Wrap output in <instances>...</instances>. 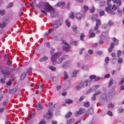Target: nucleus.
Listing matches in <instances>:
<instances>
[{"mask_svg": "<svg viewBox=\"0 0 124 124\" xmlns=\"http://www.w3.org/2000/svg\"><path fill=\"white\" fill-rule=\"evenodd\" d=\"M63 60L62 58L61 57L59 59L58 61H57V63L58 64L60 63Z\"/></svg>", "mask_w": 124, "mask_h": 124, "instance_id": "55", "label": "nucleus"}, {"mask_svg": "<svg viewBox=\"0 0 124 124\" xmlns=\"http://www.w3.org/2000/svg\"><path fill=\"white\" fill-rule=\"evenodd\" d=\"M72 115V113L69 112L67 113L65 116V117L66 118H69Z\"/></svg>", "mask_w": 124, "mask_h": 124, "instance_id": "28", "label": "nucleus"}, {"mask_svg": "<svg viewBox=\"0 0 124 124\" xmlns=\"http://www.w3.org/2000/svg\"><path fill=\"white\" fill-rule=\"evenodd\" d=\"M79 72L78 70H74L72 72V77H75L76 76V74L78 72Z\"/></svg>", "mask_w": 124, "mask_h": 124, "instance_id": "14", "label": "nucleus"}, {"mask_svg": "<svg viewBox=\"0 0 124 124\" xmlns=\"http://www.w3.org/2000/svg\"><path fill=\"white\" fill-rule=\"evenodd\" d=\"M108 25L107 24H104L102 25V27L104 29H106L107 28Z\"/></svg>", "mask_w": 124, "mask_h": 124, "instance_id": "61", "label": "nucleus"}, {"mask_svg": "<svg viewBox=\"0 0 124 124\" xmlns=\"http://www.w3.org/2000/svg\"><path fill=\"white\" fill-rule=\"evenodd\" d=\"M6 22H3L2 23H0V27L1 29H3L6 27Z\"/></svg>", "mask_w": 124, "mask_h": 124, "instance_id": "17", "label": "nucleus"}, {"mask_svg": "<svg viewBox=\"0 0 124 124\" xmlns=\"http://www.w3.org/2000/svg\"><path fill=\"white\" fill-rule=\"evenodd\" d=\"M13 5V2H10L9 3L8 5L6 7L8 8L11 7Z\"/></svg>", "mask_w": 124, "mask_h": 124, "instance_id": "39", "label": "nucleus"}, {"mask_svg": "<svg viewBox=\"0 0 124 124\" xmlns=\"http://www.w3.org/2000/svg\"><path fill=\"white\" fill-rule=\"evenodd\" d=\"M81 68L83 70H87V66L86 65H85L82 67Z\"/></svg>", "mask_w": 124, "mask_h": 124, "instance_id": "52", "label": "nucleus"}, {"mask_svg": "<svg viewBox=\"0 0 124 124\" xmlns=\"http://www.w3.org/2000/svg\"><path fill=\"white\" fill-rule=\"evenodd\" d=\"M93 92V89L92 88H90L86 92V93L88 94L90 92Z\"/></svg>", "mask_w": 124, "mask_h": 124, "instance_id": "62", "label": "nucleus"}, {"mask_svg": "<svg viewBox=\"0 0 124 124\" xmlns=\"http://www.w3.org/2000/svg\"><path fill=\"white\" fill-rule=\"evenodd\" d=\"M89 105L90 103L89 102H86L84 104V106L87 107H89Z\"/></svg>", "mask_w": 124, "mask_h": 124, "instance_id": "51", "label": "nucleus"}, {"mask_svg": "<svg viewBox=\"0 0 124 124\" xmlns=\"http://www.w3.org/2000/svg\"><path fill=\"white\" fill-rule=\"evenodd\" d=\"M105 14L104 11L103 10H102L100 11V16H101Z\"/></svg>", "mask_w": 124, "mask_h": 124, "instance_id": "47", "label": "nucleus"}, {"mask_svg": "<svg viewBox=\"0 0 124 124\" xmlns=\"http://www.w3.org/2000/svg\"><path fill=\"white\" fill-rule=\"evenodd\" d=\"M72 102V101L69 99H67L66 100L65 102L66 103L70 104Z\"/></svg>", "mask_w": 124, "mask_h": 124, "instance_id": "46", "label": "nucleus"}, {"mask_svg": "<svg viewBox=\"0 0 124 124\" xmlns=\"http://www.w3.org/2000/svg\"><path fill=\"white\" fill-rule=\"evenodd\" d=\"M85 109L84 108H80L78 111L75 112V115L76 117L78 116L79 115L83 114L85 112Z\"/></svg>", "mask_w": 124, "mask_h": 124, "instance_id": "4", "label": "nucleus"}, {"mask_svg": "<svg viewBox=\"0 0 124 124\" xmlns=\"http://www.w3.org/2000/svg\"><path fill=\"white\" fill-rule=\"evenodd\" d=\"M46 123L45 121L44 120H42L38 124H44Z\"/></svg>", "mask_w": 124, "mask_h": 124, "instance_id": "60", "label": "nucleus"}, {"mask_svg": "<svg viewBox=\"0 0 124 124\" xmlns=\"http://www.w3.org/2000/svg\"><path fill=\"white\" fill-rule=\"evenodd\" d=\"M2 72L3 76L1 78L0 81L2 83L4 84L5 83V81L6 78L8 77V76L9 75L10 73L9 71L7 70L2 71Z\"/></svg>", "mask_w": 124, "mask_h": 124, "instance_id": "1", "label": "nucleus"}, {"mask_svg": "<svg viewBox=\"0 0 124 124\" xmlns=\"http://www.w3.org/2000/svg\"><path fill=\"white\" fill-rule=\"evenodd\" d=\"M89 82V80L87 79H86L85 81H81L80 83V84L84 88L85 86H87L88 85Z\"/></svg>", "mask_w": 124, "mask_h": 124, "instance_id": "11", "label": "nucleus"}, {"mask_svg": "<svg viewBox=\"0 0 124 124\" xmlns=\"http://www.w3.org/2000/svg\"><path fill=\"white\" fill-rule=\"evenodd\" d=\"M21 71V68H17L16 69V74H19L20 73Z\"/></svg>", "mask_w": 124, "mask_h": 124, "instance_id": "40", "label": "nucleus"}, {"mask_svg": "<svg viewBox=\"0 0 124 124\" xmlns=\"http://www.w3.org/2000/svg\"><path fill=\"white\" fill-rule=\"evenodd\" d=\"M44 9L47 11H51L53 10V8L48 3L45 2L44 6Z\"/></svg>", "mask_w": 124, "mask_h": 124, "instance_id": "2", "label": "nucleus"}, {"mask_svg": "<svg viewBox=\"0 0 124 124\" xmlns=\"http://www.w3.org/2000/svg\"><path fill=\"white\" fill-rule=\"evenodd\" d=\"M65 46H63V49L64 50L66 51H68L69 50V49L70 47V46L68 44L65 45Z\"/></svg>", "mask_w": 124, "mask_h": 124, "instance_id": "13", "label": "nucleus"}, {"mask_svg": "<svg viewBox=\"0 0 124 124\" xmlns=\"http://www.w3.org/2000/svg\"><path fill=\"white\" fill-rule=\"evenodd\" d=\"M114 42L115 43L116 45H118L119 41L118 40L116 39L115 38H112Z\"/></svg>", "mask_w": 124, "mask_h": 124, "instance_id": "18", "label": "nucleus"}, {"mask_svg": "<svg viewBox=\"0 0 124 124\" xmlns=\"http://www.w3.org/2000/svg\"><path fill=\"white\" fill-rule=\"evenodd\" d=\"M124 112V109L121 108L118 109L117 110V112L118 113H122Z\"/></svg>", "mask_w": 124, "mask_h": 124, "instance_id": "34", "label": "nucleus"}, {"mask_svg": "<svg viewBox=\"0 0 124 124\" xmlns=\"http://www.w3.org/2000/svg\"><path fill=\"white\" fill-rule=\"evenodd\" d=\"M83 88L81 85L80 84V83L78 86H76V88L77 90H79L81 88Z\"/></svg>", "mask_w": 124, "mask_h": 124, "instance_id": "27", "label": "nucleus"}, {"mask_svg": "<svg viewBox=\"0 0 124 124\" xmlns=\"http://www.w3.org/2000/svg\"><path fill=\"white\" fill-rule=\"evenodd\" d=\"M49 68L52 71H55L56 70V68L55 67L52 66H49Z\"/></svg>", "mask_w": 124, "mask_h": 124, "instance_id": "31", "label": "nucleus"}, {"mask_svg": "<svg viewBox=\"0 0 124 124\" xmlns=\"http://www.w3.org/2000/svg\"><path fill=\"white\" fill-rule=\"evenodd\" d=\"M8 101L7 100H6L4 101L3 104V107H4V108H5V107L7 104L8 103Z\"/></svg>", "mask_w": 124, "mask_h": 124, "instance_id": "41", "label": "nucleus"}, {"mask_svg": "<svg viewBox=\"0 0 124 124\" xmlns=\"http://www.w3.org/2000/svg\"><path fill=\"white\" fill-rule=\"evenodd\" d=\"M75 1L76 2H78L80 4L82 3L83 2V0H75Z\"/></svg>", "mask_w": 124, "mask_h": 124, "instance_id": "57", "label": "nucleus"}, {"mask_svg": "<svg viewBox=\"0 0 124 124\" xmlns=\"http://www.w3.org/2000/svg\"><path fill=\"white\" fill-rule=\"evenodd\" d=\"M117 56L119 57L121 55V50H119L117 51Z\"/></svg>", "mask_w": 124, "mask_h": 124, "instance_id": "43", "label": "nucleus"}, {"mask_svg": "<svg viewBox=\"0 0 124 124\" xmlns=\"http://www.w3.org/2000/svg\"><path fill=\"white\" fill-rule=\"evenodd\" d=\"M27 74L24 71L19 76V79L20 80H23L25 78Z\"/></svg>", "mask_w": 124, "mask_h": 124, "instance_id": "9", "label": "nucleus"}, {"mask_svg": "<svg viewBox=\"0 0 124 124\" xmlns=\"http://www.w3.org/2000/svg\"><path fill=\"white\" fill-rule=\"evenodd\" d=\"M76 16L77 18L79 20H80L81 19L82 14L79 13H77L76 14Z\"/></svg>", "mask_w": 124, "mask_h": 124, "instance_id": "16", "label": "nucleus"}, {"mask_svg": "<svg viewBox=\"0 0 124 124\" xmlns=\"http://www.w3.org/2000/svg\"><path fill=\"white\" fill-rule=\"evenodd\" d=\"M113 79L112 78H110L108 83V87H110L112 86L113 83Z\"/></svg>", "mask_w": 124, "mask_h": 124, "instance_id": "21", "label": "nucleus"}, {"mask_svg": "<svg viewBox=\"0 0 124 124\" xmlns=\"http://www.w3.org/2000/svg\"><path fill=\"white\" fill-rule=\"evenodd\" d=\"M97 18V15L96 14H95L93 15L91 19L93 21H96Z\"/></svg>", "mask_w": 124, "mask_h": 124, "instance_id": "19", "label": "nucleus"}, {"mask_svg": "<svg viewBox=\"0 0 124 124\" xmlns=\"http://www.w3.org/2000/svg\"><path fill=\"white\" fill-rule=\"evenodd\" d=\"M71 28L74 31L78 28V27L74 25H72L71 26Z\"/></svg>", "mask_w": 124, "mask_h": 124, "instance_id": "59", "label": "nucleus"}, {"mask_svg": "<svg viewBox=\"0 0 124 124\" xmlns=\"http://www.w3.org/2000/svg\"><path fill=\"white\" fill-rule=\"evenodd\" d=\"M110 75L109 74H108L104 76V77L105 78H108L110 77Z\"/></svg>", "mask_w": 124, "mask_h": 124, "instance_id": "63", "label": "nucleus"}, {"mask_svg": "<svg viewBox=\"0 0 124 124\" xmlns=\"http://www.w3.org/2000/svg\"><path fill=\"white\" fill-rule=\"evenodd\" d=\"M66 6L65 3L63 2H59L57 4L55 5L56 7H61L62 8H65Z\"/></svg>", "mask_w": 124, "mask_h": 124, "instance_id": "7", "label": "nucleus"}, {"mask_svg": "<svg viewBox=\"0 0 124 124\" xmlns=\"http://www.w3.org/2000/svg\"><path fill=\"white\" fill-rule=\"evenodd\" d=\"M78 43V42L71 41L70 42V44L73 46H77V44Z\"/></svg>", "mask_w": 124, "mask_h": 124, "instance_id": "36", "label": "nucleus"}, {"mask_svg": "<svg viewBox=\"0 0 124 124\" xmlns=\"http://www.w3.org/2000/svg\"><path fill=\"white\" fill-rule=\"evenodd\" d=\"M124 82V78H122L121 81L119 82L118 85H122L123 83Z\"/></svg>", "mask_w": 124, "mask_h": 124, "instance_id": "32", "label": "nucleus"}, {"mask_svg": "<svg viewBox=\"0 0 124 124\" xmlns=\"http://www.w3.org/2000/svg\"><path fill=\"white\" fill-rule=\"evenodd\" d=\"M71 64V62L70 61H67L63 63L62 67L65 69L68 68Z\"/></svg>", "mask_w": 124, "mask_h": 124, "instance_id": "6", "label": "nucleus"}, {"mask_svg": "<svg viewBox=\"0 0 124 124\" xmlns=\"http://www.w3.org/2000/svg\"><path fill=\"white\" fill-rule=\"evenodd\" d=\"M60 24V22L59 20H56L53 22V27L52 28H51L52 30H53L54 29L59 27Z\"/></svg>", "mask_w": 124, "mask_h": 124, "instance_id": "5", "label": "nucleus"}, {"mask_svg": "<svg viewBox=\"0 0 124 124\" xmlns=\"http://www.w3.org/2000/svg\"><path fill=\"white\" fill-rule=\"evenodd\" d=\"M102 36H101V38L103 36L107 38H108V34L107 32H103L102 33Z\"/></svg>", "mask_w": 124, "mask_h": 124, "instance_id": "15", "label": "nucleus"}, {"mask_svg": "<svg viewBox=\"0 0 124 124\" xmlns=\"http://www.w3.org/2000/svg\"><path fill=\"white\" fill-rule=\"evenodd\" d=\"M88 113L91 114L93 113V109L92 108H91L88 109Z\"/></svg>", "mask_w": 124, "mask_h": 124, "instance_id": "37", "label": "nucleus"}, {"mask_svg": "<svg viewBox=\"0 0 124 124\" xmlns=\"http://www.w3.org/2000/svg\"><path fill=\"white\" fill-rule=\"evenodd\" d=\"M65 22L66 24L67 25L68 27H70V22H69L68 19H66L65 21Z\"/></svg>", "mask_w": 124, "mask_h": 124, "instance_id": "33", "label": "nucleus"}, {"mask_svg": "<svg viewBox=\"0 0 124 124\" xmlns=\"http://www.w3.org/2000/svg\"><path fill=\"white\" fill-rule=\"evenodd\" d=\"M9 92L10 94H14L16 93V89L14 88L9 90Z\"/></svg>", "mask_w": 124, "mask_h": 124, "instance_id": "23", "label": "nucleus"}, {"mask_svg": "<svg viewBox=\"0 0 124 124\" xmlns=\"http://www.w3.org/2000/svg\"><path fill=\"white\" fill-rule=\"evenodd\" d=\"M52 115V112H50V110H49L47 112V114L43 116V117L44 118L49 119L51 118Z\"/></svg>", "mask_w": 124, "mask_h": 124, "instance_id": "8", "label": "nucleus"}, {"mask_svg": "<svg viewBox=\"0 0 124 124\" xmlns=\"http://www.w3.org/2000/svg\"><path fill=\"white\" fill-rule=\"evenodd\" d=\"M101 92L99 90H98L97 91L94 93L93 96H96L97 95H99L101 93Z\"/></svg>", "mask_w": 124, "mask_h": 124, "instance_id": "22", "label": "nucleus"}, {"mask_svg": "<svg viewBox=\"0 0 124 124\" xmlns=\"http://www.w3.org/2000/svg\"><path fill=\"white\" fill-rule=\"evenodd\" d=\"M85 35L83 34V33L81 34V36L80 37V39L81 40L83 41L84 40L83 38L84 37Z\"/></svg>", "mask_w": 124, "mask_h": 124, "instance_id": "45", "label": "nucleus"}, {"mask_svg": "<svg viewBox=\"0 0 124 124\" xmlns=\"http://www.w3.org/2000/svg\"><path fill=\"white\" fill-rule=\"evenodd\" d=\"M108 107L109 108H112L114 107V105L112 103H109L108 105Z\"/></svg>", "mask_w": 124, "mask_h": 124, "instance_id": "50", "label": "nucleus"}, {"mask_svg": "<svg viewBox=\"0 0 124 124\" xmlns=\"http://www.w3.org/2000/svg\"><path fill=\"white\" fill-rule=\"evenodd\" d=\"M48 59V57L46 56H44L43 57L41 58L39 61L40 62H42L43 61H45L47 60Z\"/></svg>", "mask_w": 124, "mask_h": 124, "instance_id": "20", "label": "nucleus"}, {"mask_svg": "<svg viewBox=\"0 0 124 124\" xmlns=\"http://www.w3.org/2000/svg\"><path fill=\"white\" fill-rule=\"evenodd\" d=\"M118 62L119 63H121L123 62V59L121 58H118L117 60Z\"/></svg>", "mask_w": 124, "mask_h": 124, "instance_id": "54", "label": "nucleus"}, {"mask_svg": "<svg viewBox=\"0 0 124 124\" xmlns=\"http://www.w3.org/2000/svg\"><path fill=\"white\" fill-rule=\"evenodd\" d=\"M108 25L111 26L114 24V22L111 21L110 20L108 23Z\"/></svg>", "mask_w": 124, "mask_h": 124, "instance_id": "49", "label": "nucleus"}, {"mask_svg": "<svg viewBox=\"0 0 124 124\" xmlns=\"http://www.w3.org/2000/svg\"><path fill=\"white\" fill-rule=\"evenodd\" d=\"M90 78L91 79L95 78H96V76L95 75H91L90 76Z\"/></svg>", "mask_w": 124, "mask_h": 124, "instance_id": "64", "label": "nucleus"}, {"mask_svg": "<svg viewBox=\"0 0 124 124\" xmlns=\"http://www.w3.org/2000/svg\"><path fill=\"white\" fill-rule=\"evenodd\" d=\"M60 54L58 53H55L52 56L51 61L54 64L56 62V59L57 58L59 57Z\"/></svg>", "mask_w": 124, "mask_h": 124, "instance_id": "3", "label": "nucleus"}, {"mask_svg": "<svg viewBox=\"0 0 124 124\" xmlns=\"http://www.w3.org/2000/svg\"><path fill=\"white\" fill-rule=\"evenodd\" d=\"M69 17L70 18H71L72 19H73L75 17L74 15V13L73 12H71V14L69 15Z\"/></svg>", "mask_w": 124, "mask_h": 124, "instance_id": "30", "label": "nucleus"}, {"mask_svg": "<svg viewBox=\"0 0 124 124\" xmlns=\"http://www.w3.org/2000/svg\"><path fill=\"white\" fill-rule=\"evenodd\" d=\"M95 34L94 32H92L90 35L89 37L90 38H92L95 37Z\"/></svg>", "mask_w": 124, "mask_h": 124, "instance_id": "44", "label": "nucleus"}, {"mask_svg": "<svg viewBox=\"0 0 124 124\" xmlns=\"http://www.w3.org/2000/svg\"><path fill=\"white\" fill-rule=\"evenodd\" d=\"M108 13V14H110L111 15H114L116 14V12H113L111 9L110 10Z\"/></svg>", "mask_w": 124, "mask_h": 124, "instance_id": "35", "label": "nucleus"}, {"mask_svg": "<svg viewBox=\"0 0 124 124\" xmlns=\"http://www.w3.org/2000/svg\"><path fill=\"white\" fill-rule=\"evenodd\" d=\"M74 121V119L73 118H71L67 122V124H71Z\"/></svg>", "mask_w": 124, "mask_h": 124, "instance_id": "26", "label": "nucleus"}, {"mask_svg": "<svg viewBox=\"0 0 124 124\" xmlns=\"http://www.w3.org/2000/svg\"><path fill=\"white\" fill-rule=\"evenodd\" d=\"M101 24V22L100 20L99 19H97L96 20V26L94 28V30H97L98 27L100 26Z\"/></svg>", "mask_w": 124, "mask_h": 124, "instance_id": "10", "label": "nucleus"}, {"mask_svg": "<svg viewBox=\"0 0 124 124\" xmlns=\"http://www.w3.org/2000/svg\"><path fill=\"white\" fill-rule=\"evenodd\" d=\"M106 2L104 0H102L100 3V6L101 7L105 5Z\"/></svg>", "mask_w": 124, "mask_h": 124, "instance_id": "25", "label": "nucleus"}, {"mask_svg": "<svg viewBox=\"0 0 124 124\" xmlns=\"http://www.w3.org/2000/svg\"><path fill=\"white\" fill-rule=\"evenodd\" d=\"M60 34H58L54 37V39L56 40H60Z\"/></svg>", "mask_w": 124, "mask_h": 124, "instance_id": "24", "label": "nucleus"}, {"mask_svg": "<svg viewBox=\"0 0 124 124\" xmlns=\"http://www.w3.org/2000/svg\"><path fill=\"white\" fill-rule=\"evenodd\" d=\"M68 57V56L67 55H64L62 57H61L63 60L67 59Z\"/></svg>", "mask_w": 124, "mask_h": 124, "instance_id": "58", "label": "nucleus"}, {"mask_svg": "<svg viewBox=\"0 0 124 124\" xmlns=\"http://www.w3.org/2000/svg\"><path fill=\"white\" fill-rule=\"evenodd\" d=\"M5 12V11L4 10H0V14L1 15H3Z\"/></svg>", "mask_w": 124, "mask_h": 124, "instance_id": "53", "label": "nucleus"}, {"mask_svg": "<svg viewBox=\"0 0 124 124\" xmlns=\"http://www.w3.org/2000/svg\"><path fill=\"white\" fill-rule=\"evenodd\" d=\"M56 14L55 13L51 12V16L52 17H55Z\"/></svg>", "mask_w": 124, "mask_h": 124, "instance_id": "48", "label": "nucleus"}, {"mask_svg": "<svg viewBox=\"0 0 124 124\" xmlns=\"http://www.w3.org/2000/svg\"><path fill=\"white\" fill-rule=\"evenodd\" d=\"M43 104L42 103H39L37 105L36 109L39 110L43 108Z\"/></svg>", "mask_w": 124, "mask_h": 124, "instance_id": "12", "label": "nucleus"}, {"mask_svg": "<svg viewBox=\"0 0 124 124\" xmlns=\"http://www.w3.org/2000/svg\"><path fill=\"white\" fill-rule=\"evenodd\" d=\"M109 60V58L108 57H106L105 60V62L106 64H107L108 63Z\"/></svg>", "mask_w": 124, "mask_h": 124, "instance_id": "42", "label": "nucleus"}, {"mask_svg": "<svg viewBox=\"0 0 124 124\" xmlns=\"http://www.w3.org/2000/svg\"><path fill=\"white\" fill-rule=\"evenodd\" d=\"M45 2H40L39 3V8H41L43 6H44Z\"/></svg>", "mask_w": 124, "mask_h": 124, "instance_id": "38", "label": "nucleus"}, {"mask_svg": "<svg viewBox=\"0 0 124 124\" xmlns=\"http://www.w3.org/2000/svg\"><path fill=\"white\" fill-rule=\"evenodd\" d=\"M111 10V9H110V8H109V7H106L105 9V11H107L108 13Z\"/></svg>", "mask_w": 124, "mask_h": 124, "instance_id": "56", "label": "nucleus"}, {"mask_svg": "<svg viewBox=\"0 0 124 124\" xmlns=\"http://www.w3.org/2000/svg\"><path fill=\"white\" fill-rule=\"evenodd\" d=\"M64 78L65 79H67L69 78L68 74L66 71H64Z\"/></svg>", "mask_w": 124, "mask_h": 124, "instance_id": "29", "label": "nucleus"}]
</instances>
